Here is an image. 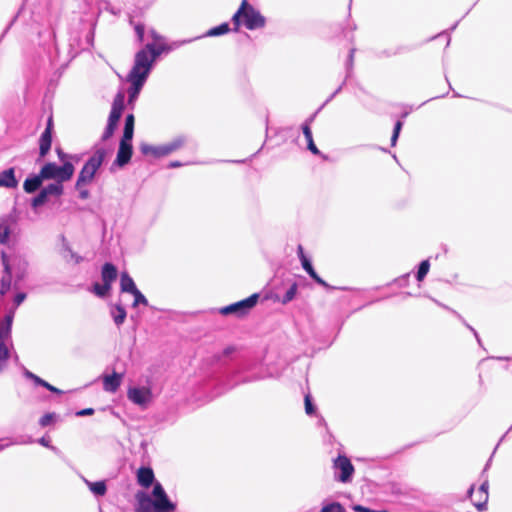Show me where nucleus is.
<instances>
[{
	"instance_id": "obj_17",
	"label": "nucleus",
	"mask_w": 512,
	"mask_h": 512,
	"mask_svg": "<svg viewBox=\"0 0 512 512\" xmlns=\"http://www.w3.org/2000/svg\"><path fill=\"white\" fill-rule=\"evenodd\" d=\"M52 143V121L51 119L48 121V125L45 131L42 133L40 137V154L41 156L46 155V153L50 150Z\"/></svg>"
},
{
	"instance_id": "obj_2",
	"label": "nucleus",
	"mask_w": 512,
	"mask_h": 512,
	"mask_svg": "<svg viewBox=\"0 0 512 512\" xmlns=\"http://www.w3.org/2000/svg\"><path fill=\"white\" fill-rule=\"evenodd\" d=\"M136 499L138 503L137 512H174L176 508L159 482L154 483L151 496L139 492Z\"/></svg>"
},
{
	"instance_id": "obj_8",
	"label": "nucleus",
	"mask_w": 512,
	"mask_h": 512,
	"mask_svg": "<svg viewBox=\"0 0 512 512\" xmlns=\"http://www.w3.org/2000/svg\"><path fill=\"white\" fill-rule=\"evenodd\" d=\"M127 398L140 407H147L153 400V393L148 386H133L127 390Z\"/></svg>"
},
{
	"instance_id": "obj_11",
	"label": "nucleus",
	"mask_w": 512,
	"mask_h": 512,
	"mask_svg": "<svg viewBox=\"0 0 512 512\" xmlns=\"http://www.w3.org/2000/svg\"><path fill=\"white\" fill-rule=\"evenodd\" d=\"M258 298V294H253L244 300L230 304L226 306V314L245 315L256 305Z\"/></svg>"
},
{
	"instance_id": "obj_45",
	"label": "nucleus",
	"mask_w": 512,
	"mask_h": 512,
	"mask_svg": "<svg viewBox=\"0 0 512 512\" xmlns=\"http://www.w3.org/2000/svg\"><path fill=\"white\" fill-rule=\"evenodd\" d=\"M25 297H26V296H25V294H24V293H19V294H17V295H16V297H15V303H16V305H17V306H18V305H20V304L23 302V300L25 299Z\"/></svg>"
},
{
	"instance_id": "obj_39",
	"label": "nucleus",
	"mask_w": 512,
	"mask_h": 512,
	"mask_svg": "<svg viewBox=\"0 0 512 512\" xmlns=\"http://www.w3.org/2000/svg\"><path fill=\"white\" fill-rule=\"evenodd\" d=\"M224 34V23L218 25L217 27L210 29L205 36H219Z\"/></svg>"
},
{
	"instance_id": "obj_6",
	"label": "nucleus",
	"mask_w": 512,
	"mask_h": 512,
	"mask_svg": "<svg viewBox=\"0 0 512 512\" xmlns=\"http://www.w3.org/2000/svg\"><path fill=\"white\" fill-rule=\"evenodd\" d=\"M74 174V166L70 162H65L62 166L55 163H47L41 169V177L45 180L53 179L58 183L70 180Z\"/></svg>"
},
{
	"instance_id": "obj_4",
	"label": "nucleus",
	"mask_w": 512,
	"mask_h": 512,
	"mask_svg": "<svg viewBox=\"0 0 512 512\" xmlns=\"http://www.w3.org/2000/svg\"><path fill=\"white\" fill-rule=\"evenodd\" d=\"M106 155L107 151L104 148H98L93 152L78 175L76 189L87 187L94 181V178L102 166Z\"/></svg>"
},
{
	"instance_id": "obj_46",
	"label": "nucleus",
	"mask_w": 512,
	"mask_h": 512,
	"mask_svg": "<svg viewBox=\"0 0 512 512\" xmlns=\"http://www.w3.org/2000/svg\"><path fill=\"white\" fill-rule=\"evenodd\" d=\"M297 252H298V256H299L301 262L303 261V259H307V257L304 254V250H303L302 245L298 246Z\"/></svg>"
},
{
	"instance_id": "obj_32",
	"label": "nucleus",
	"mask_w": 512,
	"mask_h": 512,
	"mask_svg": "<svg viewBox=\"0 0 512 512\" xmlns=\"http://www.w3.org/2000/svg\"><path fill=\"white\" fill-rule=\"evenodd\" d=\"M111 287H109L108 285L106 284H98L96 283L93 287V291L94 293L99 296V297H104L108 294V292L110 291Z\"/></svg>"
},
{
	"instance_id": "obj_48",
	"label": "nucleus",
	"mask_w": 512,
	"mask_h": 512,
	"mask_svg": "<svg viewBox=\"0 0 512 512\" xmlns=\"http://www.w3.org/2000/svg\"><path fill=\"white\" fill-rule=\"evenodd\" d=\"M26 375L32 379L35 380L36 383L40 384L41 385V381H43L41 378L35 376L34 374L30 373V372H27Z\"/></svg>"
},
{
	"instance_id": "obj_12",
	"label": "nucleus",
	"mask_w": 512,
	"mask_h": 512,
	"mask_svg": "<svg viewBox=\"0 0 512 512\" xmlns=\"http://www.w3.org/2000/svg\"><path fill=\"white\" fill-rule=\"evenodd\" d=\"M180 146L179 142H172L161 146H152L146 143L140 145V150L145 155H153L155 157H162L175 151Z\"/></svg>"
},
{
	"instance_id": "obj_3",
	"label": "nucleus",
	"mask_w": 512,
	"mask_h": 512,
	"mask_svg": "<svg viewBox=\"0 0 512 512\" xmlns=\"http://www.w3.org/2000/svg\"><path fill=\"white\" fill-rule=\"evenodd\" d=\"M2 264L4 267V275L0 282V294H5L11 287L12 278L21 280L27 271L28 262L24 256L18 253L1 254Z\"/></svg>"
},
{
	"instance_id": "obj_37",
	"label": "nucleus",
	"mask_w": 512,
	"mask_h": 512,
	"mask_svg": "<svg viewBox=\"0 0 512 512\" xmlns=\"http://www.w3.org/2000/svg\"><path fill=\"white\" fill-rule=\"evenodd\" d=\"M304 405H305V412L308 415H312L315 412V407L313 406L311 402V397L309 394H307L304 398Z\"/></svg>"
},
{
	"instance_id": "obj_7",
	"label": "nucleus",
	"mask_w": 512,
	"mask_h": 512,
	"mask_svg": "<svg viewBox=\"0 0 512 512\" xmlns=\"http://www.w3.org/2000/svg\"><path fill=\"white\" fill-rule=\"evenodd\" d=\"M124 99V92H119L114 98L112 109L108 118V124L102 136L103 140L110 138L114 133V130L117 127L118 121L124 109Z\"/></svg>"
},
{
	"instance_id": "obj_40",
	"label": "nucleus",
	"mask_w": 512,
	"mask_h": 512,
	"mask_svg": "<svg viewBox=\"0 0 512 512\" xmlns=\"http://www.w3.org/2000/svg\"><path fill=\"white\" fill-rule=\"evenodd\" d=\"M94 413V410L92 408H86L83 410H80L76 413L77 416H87L92 415Z\"/></svg>"
},
{
	"instance_id": "obj_44",
	"label": "nucleus",
	"mask_w": 512,
	"mask_h": 512,
	"mask_svg": "<svg viewBox=\"0 0 512 512\" xmlns=\"http://www.w3.org/2000/svg\"><path fill=\"white\" fill-rule=\"evenodd\" d=\"M135 30H136V33L138 35L139 40H142L143 36H144V28L142 26H140V25H137L135 27Z\"/></svg>"
},
{
	"instance_id": "obj_23",
	"label": "nucleus",
	"mask_w": 512,
	"mask_h": 512,
	"mask_svg": "<svg viewBox=\"0 0 512 512\" xmlns=\"http://www.w3.org/2000/svg\"><path fill=\"white\" fill-rule=\"evenodd\" d=\"M43 180H45V179H44V177H41V172L39 173V175H36L31 178H27L23 185L24 190L27 193H32V192L36 191L41 186Z\"/></svg>"
},
{
	"instance_id": "obj_26",
	"label": "nucleus",
	"mask_w": 512,
	"mask_h": 512,
	"mask_svg": "<svg viewBox=\"0 0 512 512\" xmlns=\"http://www.w3.org/2000/svg\"><path fill=\"white\" fill-rule=\"evenodd\" d=\"M120 287L122 292L127 293H132L134 290L137 289L133 279L126 272H123L121 274Z\"/></svg>"
},
{
	"instance_id": "obj_49",
	"label": "nucleus",
	"mask_w": 512,
	"mask_h": 512,
	"mask_svg": "<svg viewBox=\"0 0 512 512\" xmlns=\"http://www.w3.org/2000/svg\"><path fill=\"white\" fill-rule=\"evenodd\" d=\"M170 166L171 167H177V166H179V164L178 163H171Z\"/></svg>"
},
{
	"instance_id": "obj_22",
	"label": "nucleus",
	"mask_w": 512,
	"mask_h": 512,
	"mask_svg": "<svg viewBox=\"0 0 512 512\" xmlns=\"http://www.w3.org/2000/svg\"><path fill=\"white\" fill-rule=\"evenodd\" d=\"M13 315L9 314L5 317L4 321L0 325V341L9 342L11 325H12Z\"/></svg>"
},
{
	"instance_id": "obj_19",
	"label": "nucleus",
	"mask_w": 512,
	"mask_h": 512,
	"mask_svg": "<svg viewBox=\"0 0 512 512\" xmlns=\"http://www.w3.org/2000/svg\"><path fill=\"white\" fill-rule=\"evenodd\" d=\"M18 181L15 178V171L9 168L0 173V187L15 188Z\"/></svg>"
},
{
	"instance_id": "obj_16",
	"label": "nucleus",
	"mask_w": 512,
	"mask_h": 512,
	"mask_svg": "<svg viewBox=\"0 0 512 512\" xmlns=\"http://www.w3.org/2000/svg\"><path fill=\"white\" fill-rule=\"evenodd\" d=\"M122 382V375L118 373H112L110 375L103 376V388L107 392H116Z\"/></svg>"
},
{
	"instance_id": "obj_50",
	"label": "nucleus",
	"mask_w": 512,
	"mask_h": 512,
	"mask_svg": "<svg viewBox=\"0 0 512 512\" xmlns=\"http://www.w3.org/2000/svg\"><path fill=\"white\" fill-rule=\"evenodd\" d=\"M370 512H388L387 510H382V511H374V510H370Z\"/></svg>"
},
{
	"instance_id": "obj_47",
	"label": "nucleus",
	"mask_w": 512,
	"mask_h": 512,
	"mask_svg": "<svg viewBox=\"0 0 512 512\" xmlns=\"http://www.w3.org/2000/svg\"><path fill=\"white\" fill-rule=\"evenodd\" d=\"M353 510L356 511V512H370L369 508H366V507L361 506V505H355L353 507Z\"/></svg>"
},
{
	"instance_id": "obj_41",
	"label": "nucleus",
	"mask_w": 512,
	"mask_h": 512,
	"mask_svg": "<svg viewBox=\"0 0 512 512\" xmlns=\"http://www.w3.org/2000/svg\"><path fill=\"white\" fill-rule=\"evenodd\" d=\"M41 385L45 388H47L48 390L52 391V392H55V393H61L60 390H58L56 387L50 385L49 383H47L46 381H41Z\"/></svg>"
},
{
	"instance_id": "obj_29",
	"label": "nucleus",
	"mask_w": 512,
	"mask_h": 512,
	"mask_svg": "<svg viewBox=\"0 0 512 512\" xmlns=\"http://www.w3.org/2000/svg\"><path fill=\"white\" fill-rule=\"evenodd\" d=\"M134 134V116L129 114L125 120V127L123 136H126V139L133 138Z\"/></svg>"
},
{
	"instance_id": "obj_25",
	"label": "nucleus",
	"mask_w": 512,
	"mask_h": 512,
	"mask_svg": "<svg viewBox=\"0 0 512 512\" xmlns=\"http://www.w3.org/2000/svg\"><path fill=\"white\" fill-rule=\"evenodd\" d=\"M303 269L309 274V276L318 284L327 287V283L315 272L312 264L308 259H303L301 262Z\"/></svg>"
},
{
	"instance_id": "obj_27",
	"label": "nucleus",
	"mask_w": 512,
	"mask_h": 512,
	"mask_svg": "<svg viewBox=\"0 0 512 512\" xmlns=\"http://www.w3.org/2000/svg\"><path fill=\"white\" fill-rule=\"evenodd\" d=\"M112 317L117 325H121L126 319V311L122 306H116L112 309Z\"/></svg>"
},
{
	"instance_id": "obj_35",
	"label": "nucleus",
	"mask_w": 512,
	"mask_h": 512,
	"mask_svg": "<svg viewBox=\"0 0 512 512\" xmlns=\"http://www.w3.org/2000/svg\"><path fill=\"white\" fill-rule=\"evenodd\" d=\"M403 123L401 121H397L394 126L393 134L391 137V145L395 146L396 141L398 139L399 133L402 129Z\"/></svg>"
},
{
	"instance_id": "obj_21",
	"label": "nucleus",
	"mask_w": 512,
	"mask_h": 512,
	"mask_svg": "<svg viewBox=\"0 0 512 512\" xmlns=\"http://www.w3.org/2000/svg\"><path fill=\"white\" fill-rule=\"evenodd\" d=\"M302 131L307 141L308 150L314 155H319L320 151L313 141L312 132L308 123L302 125Z\"/></svg>"
},
{
	"instance_id": "obj_10",
	"label": "nucleus",
	"mask_w": 512,
	"mask_h": 512,
	"mask_svg": "<svg viewBox=\"0 0 512 512\" xmlns=\"http://www.w3.org/2000/svg\"><path fill=\"white\" fill-rule=\"evenodd\" d=\"M333 468L340 471V474L337 476L338 481L342 483L351 482L355 469L347 456L339 455L336 459H334Z\"/></svg>"
},
{
	"instance_id": "obj_5",
	"label": "nucleus",
	"mask_w": 512,
	"mask_h": 512,
	"mask_svg": "<svg viewBox=\"0 0 512 512\" xmlns=\"http://www.w3.org/2000/svg\"><path fill=\"white\" fill-rule=\"evenodd\" d=\"M233 22L236 28L243 23L247 29L254 30L264 27L265 18L247 0H243L240 8L233 16Z\"/></svg>"
},
{
	"instance_id": "obj_51",
	"label": "nucleus",
	"mask_w": 512,
	"mask_h": 512,
	"mask_svg": "<svg viewBox=\"0 0 512 512\" xmlns=\"http://www.w3.org/2000/svg\"><path fill=\"white\" fill-rule=\"evenodd\" d=\"M225 31H226V33L229 31V28H228V25H227V24H226Z\"/></svg>"
},
{
	"instance_id": "obj_30",
	"label": "nucleus",
	"mask_w": 512,
	"mask_h": 512,
	"mask_svg": "<svg viewBox=\"0 0 512 512\" xmlns=\"http://www.w3.org/2000/svg\"><path fill=\"white\" fill-rule=\"evenodd\" d=\"M298 285L296 282H293L289 289L286 291L284 297L280 300L282 304H287L292 301L297 293Z\"/></svg>"
},
{
	"instance_id": "obj_34",
	"label": "nucleus",
	"mask_w": 512,
	"mask_h": 512,
	"mask_svg": "<svg viewBox=\"0 0 512 512\" xmlns=\"http://www.w3.org/2000/svg\"><path fill=\"white\" fill-rule=\"evenodd\" d=\"M131 294L134 296L133 306H137L139 304H143V305L148 304L147 299L138 289L134 290Z\"/></svg>"
},
{
	"instance_id": "obj_9",
	"label": "nucleus",
	"mask_w": 512,
	"mask_h": 512,
	"mask_svg": "<svg viewBox=\"0 0 512 512\" xmlns=\"http://www.w3.org/2000/svg\"><path fill=\"white\" fill-rule=\"evenodd\" d=\"M488 489L489 484L485 481L477 489L472 485L468 490V497L478 511H484L487 508V502L489 499Z\"/></svg>"
},
{
	"instance_id": "obj_43",
	"label": "nucleus",
	"mask_w": 512,
	"mask_h": 512,
	"mask_svg": "<svg viewBox=\"0 0 512 512\" xmlns=\"http://www.w3.org/2000/svg\"><path fill=\"white\" fill-rule=\"evenodd\" d=\"M79 191V195L82 199H87L89 197V191L82 187L81 189H77Z\"/></svg>"
},
{
	"instance_id": "obj_13",
	"label": "nucleus",
	"mask_w": 512,
	"mask_h": 512,
	"mask_svg": "<svg viewBox=\"0 0 512 512\" xmlns=\"http://www.w3.org/2000/svg\"><path fill=\"white\" fill-rule=\"evenodd\" d=\"M63 193V186L61 183L55 182L49 184L47 187L41 190L38 196H36L32 201L33 207H38L47 202L50 196L58 197Z\"/></svg>"
},
{
	"instance_id": "obj_33",
	"label": "nucleus",
	"mask_w": 512,
	"mask_h": 512,
	"mask_svg": "<svg viewBox=\"0 0 512 512\" xmlns=\"http://www.w3.org/2000/svg\"><path fill=\"white\" fill-rule=\"evenodd\" d=\"M321 512H346L344 507L338 503L334 502L329 505L322 507Z\"/></svg>"
},
{
	"instance_id": "obj_15",
	"label": "nucleus",
	"mask_w": 512,
	"mask_h": 512,
	"mask_svg": "<svg viewBox=\"0 0 512 512\" xmlns=\"http://www.w3.org/2000/svg\"><path fill=\"white\" fill-rule=\"evenodd\" d=\"M132 139L133 138L126 139V136H123L120 141V145H119V149H118V153H117V157H116V163L119 166H123V165L127 164L131 158Z\"/></svg>"
},
{
	"instance_id": "obj_24",
	"label": "nucleus",
	"mask_w": 512,
	"mask_h": 512,
	"mask_svg": "<svg viewBox=\"0 0 512 512\" xmlns=\"http://www.w3.org/2000/svg\"><path fill=\"white\" fill-rule=\"evenodd\" d=\"M84 482L94 495L103 496L106 494L107 487L105 481L91 482L87 479H84Z\"/></svg>"
},
{
	"instance_id": "obj_38",
	"label": "nucleus",
	"mask_w": 512,
	"mask_h": 512,
	"mask_svg": "<svg viewBox=\"0 0 512 512\" xmlns=\"http://www.w3.org/2000/svg\"><path fill=\"white\" fill-rule=\"evenodd\" d=\"M63 256L67 261L73 263H79L81 260V258L73 253L70 249H66Z\"/></svg>"
},
{
	"instance_id": "obj_42",
	"label": "nucleus",
	"mask_w": 512,
	"mask_h": 512,
	"mask_svg": "<svg viewBox=\"0 0 512 512\" xmlns=\"http://www.w3.org/2000/svg\"><path fill=\"white\" fill-rule=\"evenodd\" d=\"M39 443L42 446L49 447V448H51L53 450L55 449L54 447L50 446V439L49 438L42 437L41 439H39Z\"/></svg>"
},
{
	"instance_id": "obj_18",
	"label": "nucleus",
	"mask_w": 512,
	"mask_h": 512,
	"mask_svg": "<svg viewBox=\"0 0 512 512\" xmlns=\"http://www.w3.org/2000/svg\"><path fill=\"white\" fill-rule=\"evenodd\" d=\"M137 481L141 486L145 488H148L152 484L154 485L155 481L152 469L147 467H141L137 471Z\"/></svg>"
},
{
	"instance_id": "obj_20",
	"label": "nucleus",
	"mask_w": 512,
	"mask_h": 512,
	"mask_svg": "<svg viewBox=\"0 0 512 512\" xmlns=\"http://www.w3.org/2000/svg\"><path fill=\"white\" fill-rule=\"evenodd\" d=\"M101 276L103 283L111 287L117 277V270L115 266L110 263H106L102 268Z\"/></svg>"
},
{
	"instance_id": "obj_14",
	"label": "nucleus",
	"mask_w": 512,
	"mask_h": 512,
	"mask_svg": "<svg viewBox=\"0 0 512 512\" xmlns=\"http://www.w3.org/2000/svg\"><path fill=\"white\" fill-rule=\"evenodd\" d=\"M16 224L8 218H0V244L9 245L16 238Z\"/></svg>"
},
{
	"instance_id": "obj_28",
	"label": "nucleus",
	"mask_w": 512,
	"mask_h": 512,
	"mask_svg": "<svg viewBox=\"0 0 512 512\" xmlns=\"http://www.w3.org/2000/svg\"><path fill=\"white\" fill-rule=\"evenodd\" d=\"M9 358V342L0 341V371Z\"/></svg>"
},
{
	"instance_id": "obj_36",
	"label": "nucleus",
	"mask_w": 512,
	"mask_h": 512,
	"mask_svg": "<svg viewBox=\"0 0 512 512\" xmlns=\"http://www.w3.org/2000/svg\"><path fill=\"white\" fill-rule=\"evenodd\" d=\"M56 418V415L54 413H47L44 416L41 417L39 423L41 426L45 427L51 424Z\"/></svg>"
},
{
	"instance_id": "obj_31",
	"label": "nucleus",
	"mask_w": 512,
	"mask_h": 512,
	"mask_svg": "<svg viewBox=\"0 0 512 512\" xmlns=\"http://www.w3.org/2000/svg\"><path fill=\"white\" fill-rule=\"evenodd\" d=\"M429 269H430L429 261L423 260L419 265L417 275H416V278L419 282H421L425 278V276L429 272Z\"/></svg>"
},
{
	"instance_id": "obj_1",
	"label": "nucleus",
	"mask_w": 512,
	"mask_h": 512,
	"mask_svg": "<svg viewBox=\"0 0 512 512\" xmlns=\"http://www.w3.org/2000/svg\"><path fill=\"white\" fill-rule=\"evenodd\" d=\"M148 36L151 42H148L142 50L136 53L132 70L127 80L131 83L129 89V102H134L142 89L156 58L166 50L164 39L154 30H150Z\"/></svg>"
}]
</instances>
